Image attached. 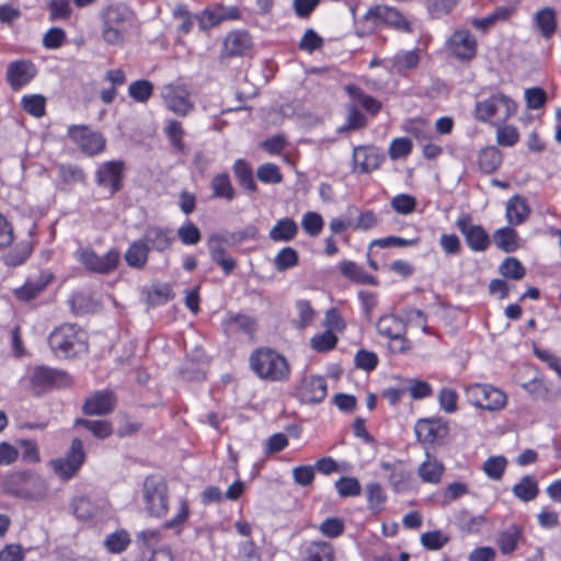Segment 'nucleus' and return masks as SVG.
<instances>
[{
	"label": "nucleus",
	"instance_id": "nucleus-1",
	"mask_svg": "<svg viewBox=\"0 0 561 561\" xmlns=\"http://www.w3.org/2000/svg\"><path fill=\"white\" fill-rule=\"evenodd\" d=\"M100 18L102 22L101 36L108 45H122L136 23L135 12L123 2L104 7Z\"/></svg>",
	"mask_w": 561,
	"mask_h": 561
},
{
	"label": "nucleus",
	"instance_id": "nucleus-2",
	"mask_svg": "<svg viewBox=\"0 0 561 561\" xmlns=\"http://www.w3.org/2000/svg\"><path fill=\"white\" fill-rule=\"evenodd\" d=\"M251 370L262 380L286 382L291 375L288 359L274 348L261 346L249 356Z\"/></svg>",
	"mask_w": 561,
	"mask_h": 561
},
{
	"label": "nucleus",
	"instance_id": "nucleus-3",
	"mask_svg": "<svg viewBox=\"0 0 561 561\" xmlns=\"http://www.w3.org/2000/svg\"><path fill=\"white\" fill-rule=\"evenodd\" d=\"M1 488L7 495L28 501H41L48 491L44 479L32 470L8 473L1 481Z\"/></svg>",
	"mask_w": 561,
	"mask_h": 561
},
{
	"label": "nucleus",
	"instance_id": "nucleus-4",
	"mask_svg": "<svg viewBox=\"0 0 561 561\" xmlns=\"http://www.w3.org/2000/svg\"><path fill=\"white\" fill-rule=\"evenodd\" d=\"M87 333L78 324L64 323L50 332L48 344L56 356L68 358L87 348Z\"/></svg>",
	"mask_w": 561,
	"mask_h": 561
},
{
	"label": "nucleus",
	"instance_id": "nucleus-5",
	"mask_svg": "<svg viewBox=\"0 0 561 561\" xmlns=\"http://www.w3.org/2000/svg\"><path fill=\"white\" fill-rule=\"evenodd\" d=\"M516 103L507 95L499 92L474 105L473 117L481 123L492 124L494 118L501 122L510 119L516 113Z\"/></svg>",
	"mask_w": 561,
	"mask_h": 561
},
{
	"label": "nucleus",
	"instance_id": "nucleus-6",
	"mask_svg": "<svg viewBox=\"0 0 561 561\" xmlns=\"http://www.w3.org/2000/svg\"><path fill=\"white\" fill-rule=\"evenodd\" d=\"M142 501L147 513L162 518L169 511V488L165 480L158 476H149L142 484Z\"/></svg>",
	"mask_w": 561,
	"mask_h": 561
},
{
	"label": "nucleus",
	"instance_id": "nucleus-7",
	"mask_svg": "<svg viewBox=\"0 0 561 561\" xmlns=\"http://www.w3.org/2000/svg\"><path fill=\"white\" fill-rule=\"evenodd\" d=\"M28 382L32 392L41 396L54 389L70 387L72 379L66 370L42 365L31 370Z\"/></svg>",
	"mask_w": 561,
	"mask_h": 561
},
{
	"label": "nucleus",
	"instance_id": "nucleus-8",
	"mask_svg": "<svg viewBox=\"0 0 561 561\" xmlns=\"http://www.w3.org/2000/svg\"><path fill=\"white\" fill-rule=\"evenodd\" d=\"M467 401L486 411H500L507 404V396L500 388L489 383H472L465 388Z\"/></svg>",
	"mask_w": 561,
	"mask_h": 561
},
{
	"label": "nucleus",
	"instance_id": "nucleus-9",
	"mask_svg": "<svg viewBox=\"0 0 561 561\" xmlns=\"http://www.w3.org/2000/svg\"><path fill=\"white\" fill-rule=\"evenodd\" d=\"M87 454L80 438H73L65 457L51 459L49 467L53 472L64 481L77 476L84 463Z\"/></svg>",
	"mask_w": 561,
	"mask_h": 561
},
{
	"label": "nucleus",
	"instance_id": "nucleus-10",
	"mask_svg": "<svg viewBox=\"0 0 561 561\" xmlns=\"http://www.w3.org/2000/svg\"><path fill=\"white\" fill-rule=\"evenodd\" d=\"M77 260L92 273L107 275L114 272L121 261V252L113 248L104 255H99L91 248H80L76 252Z\"/></svg>",
	"mask_w": 561,
	"mask_h": 561
},
{
	"label": "nucleus",
	"instance_id": "nucleus-11",
	"mask_svg": "<svg viewBox=\"0 0 561 561\" xmlns=\"http://www.w3.org/2000/svg\"><path fill=\"white\" fill-rule=\"evenodd\" d=\"M257 328L256 319L242 312L229 311L221 321V329L230 340L247 337L250 342H254Z\"/></svg>",
	"mask_w": 561,
	"mask_h": 561
},
{
	"label": "nucleus",
	"instance_id": "nucleus-12",
	"mask_svg": "<svg viewBox=\"0 0 561 561\" xmlns=\"http://www.w3.org/2000/svg\"><path fill=\"white\" fill-rule=\"evenodd\" d=\"M68 137L80 150L88 156H95L105 150L106 139L101 133L92 130L87 125H71Z\"/></svg>",
	"mask_w": 561,
	"mask_h": 561
},
{
	"label": "nucleus",
	"instance_id": "nucleus-13",
	"mask_svg": "<svg viewBox=\"0 0 561 561\" xmlns=\"http://www.w3.org/2000/svg\"><path fill=\"white\" fill-rule=\"evenodd\" d=\"M456 227L473 252H484L491 245V237L481 225L472 224L470 215H462L456 220Z\"/></svg>",
	"mask_w": 561,
	"mask_h": 561
},
{
	"label": "nucleus",
	"instance_id": "nucleus-14",
	"mask_svg": "<svg viewBox=\"0 0 561 561\" xmlns=\"http://www.w3.org/2000/svg\"><path fill=\"white\" fill-rule=\"evenodd\" d=\"M385 161L380 149L374 145L355 146L352 154V171L358 174H368L378 170Z\"/></svg>",
	"mask_w": 561,
	"mask_h": 561
},
{
	"label": "nucleus",
	"instance_id": "nucleus-15",
	"mask_svg": "<svg viewBox=\"0 0 561 561\" xmlns=\"http://www.w3.org/2000/svg\"><path fill=\"white\" fill-rule=\"evenodd\" d=\"M125 162L112 160L102 163L95 172V183L100 187L107 188L111 196L123 188Z\"/></svg>",
	"mask_w": 561,
	"mask_h": 561
},
{
	"label": "nucleus",
	"instance_id": "nucleus-16",
	"mask_svg": "<svg viewBox=\"0 0 561 561\" xmlns=\"http://www.w3.org/2000/svg\"><path fill=\"white\" fill-rule=\"evenodd\" d=\"M414 431L422 444H442L449 434L448 423L443 419H421Z\"/></svg>",
	"mask_w": 561,
	"mask_h": 561
},
{
	"label": "nucleus",
	"instance_id": "nucleus-17",
	"mask_svg": "<svg viewBox=\"0 0 561 561\" xmlns=\"http://www.w3.org/2000/svg\"><path fill=\"white\" fill-rule=\"evenodd\" d=\"M477 39L467 30L454 32L447 42L448 53L460 61L472 60L477 55Z\"/></svg>",
	"mask_w": 561,
	"mask_h": 561
},
{
	"label": "nucleus",
	"instance_id": "nucleus-18",
	"mask_svg": "<svg viewBox=\"0 0 561 561\" xmlns=\"http://www.w3.org/2000/svg\"><path fill=\"white\" fill-rule=\"evenodd\" d=\"M163 100L167 107L179 116H186L194 108L191 92L184 84H167Z\"/></svg>",
	"mask_w": 561,
	"mask_h": 561
},
{
	"label": "nucleus",
	"instance_id": "nucleus-19",
	"mask_svg": "<svg viewBox=\"0 0 561 561\" xmlns=\"http://www.w3.org/2000/svg\"><path fill=\"white\" fill-rule=\"evenodd\" d=\"M116 404L117 397L113 390H99L85 398L82 412L85 415H107L115 410Z\"/></svg>",
	"mask_w": 561,
	"mask_h": 561
},
{
	"label": "nucleus",
	"instance_id": "nucleus-20",
	"mask_svg": "<svg viewBox=\"0 0 561 561\" xmlns=\"http://www.w3.org/2000/svg\"><path fill=\"white\" fill-rule=\"evenodd\" d=\"M328 393L327 380L321 376H305L297 389V396L304 403L317 404L324 400Z\"/></svg>",
	"mask_w": 561,
	"mask_h": 561
},
{
	"label": "nucleus",
	"instance_id": "nucleus-21",
	"mask_svg": "<svg viewBox=\"0 0 561 561\" xmlns=\"http://www.w3.org/2000/svg\"><path fill=\"white\" fill-rule=\"evenodd\" d=\"M253 46L251 35L247 31L236 30L224 39L220 58H234L247 55Z\"/></svg>",
	"mask_w": 561,
	"mask_h": 561
},
{
	"label": "nucleus",
	"instance_id": "nucleus-22",
	"mask_svg": "<svg viewBox=\"0 0 561 561\" xmlns=\"http://www.w3.org/2000/svg\"><path fill=\"white\" fill-rule=\"evenodd\" d=\"M36 67L28 60L10 62L7 69V81L13 91H19L36 76Z\"/></svg>",
	"mask_w": 561,
	"mask_h": 561
},
{
	"label": "nucleus",
	"instance_id": "nucleus-23",
	"mask_svg": "<svg viewBox=\"0 0 561 561\" xmlns=\"http://www.w3.org/2000/svg\"><path fill=\"white\" fill-rule=\"evenodd\" d=\"M207 245L213 262L220 266L226 275H230L237 266V261L228 255L225 249L227 243L221 237V233L211 234L208 239Z\"/></svg>",
	"mask_w": 561,
	"mask_h": 561
},
{
	"label": "nucleus",
	"instance_id": "nucleus-24",
	"mask_svg": "<svg viewBox=\"0 0 561 561\" xmlns=\"http://www.w3.org/2000/svg\"><path fill=\"white\" fill-rule=\"evenodd\" d=\"M374 16L385 24L403 33H412L413 28L407 18L396 8L377 5L369 9L367 16Z\"/></svg>",
	"mask_w": 561,
	"mask_h": 561
},
{
	"label": "nucleus",
	"instance_id": "nucleus-25",
	"mask_svg": "<svg viewBox=\"0 0 561 561\" xmlns=\"http://www.w3.org/2000/svg\"><path fill=\"white\" fill-rule=\"evenodd\" d=\"M420 50H400L386 61V69L393 75L407 76L409 71L419 67Z\"/></svg>",
	"mask_w": 561,
	"mask_h": 561
},
{
	"label": "nucleus",
	"instance_id": "nucleus-26",
	"mask_svg": "<svg viewBox=\"0 0 561 561\" xmlns=\"http://www.w3.org/2000/svg\"><path fill=\"white\" fill-rule=\"evenodd\" d=\"M148 244L149 251L164 252L171 249L174 237L172 229L161 226H149L141 238Z\"/></svg>",
	"mask_w": 561,
	"mask_h": 561
},
{
	"label": "nucleus",
	"instance_id": "nucleus-27",
	"mask_svg": "<svg viewBox=\"0 0 561 561\" xmlns=\"http://www.w3.org/2000/svg\"><path fill=\"white\" fill-rule=\"evenodd\" d=\"M524 541V527L512 524L499 534L496 545L503 556H511Z\"/></svg>",
	"mask_w": 561,
	"mask_h": 561
},
{
	"label": "nucleus",
	"instance_id": "nucleus-28",
	"mask_svg": "<svg viewBox=\"0 0 561 561\" xmlns=\"http://www.w3.org/2000/svg\"><path fill=\"white\" fill-rule=\"evenodd\" d=\"M53 275L50 273H42L35 279H28L25 284L14 289V297L20 301H31L37 298L50 284Z\"/></svg>",
	"mask_w": 561,
	"mask_h": 561
},
{
	"label": "nucleus",
	"instance_id": "nucleus-29",
	"mask_svg": "<svg viewBox=\"0 0 561 561\" xmlns=\"http://www.w3.org/2000/svg\"><path fill=\"white\" fill-rule=\"evenodd\" d=\"M301 561H335V548L328 541H310L304 548Z\"/></svg>",
	"mask_w": 561,
	"mask_h": 561
},
{
	"label": "nucleus",
	"instance_id": "nucleus-30",
	"mask_svg": "<svg viewBox=\"0 0 561 561\" xmlns=\"http://www.w3.org/2000/svg\"><path fill=\"white\" fill-rule=\"evenodd\" d=\"M339 270L342 275L357 284L377 286L379 284L376 276L368 274L357 263L348 260H343L339 264Z\"/></svg>",
	"mask_w": 561,
	"mask_h": 561
},
{
	"label": "nucleus",
	"instance_id": "nucleus-31",
	"mask_svg": "<svg viewBox=\"0 0 561 561\" xmlns=\"http://www.w3.org/2000/svg\"><path fill=\"white\" fill-rule=\"evenodd\" d=\"M530 215V208L527 199L523 196L515 195L511 197L506 204V219L512 226L524 224Z\"/></svg>",
	"mask_w": 561,
	"mask_h": 561
},
{
	"label": "nucleus",
	"instance_id": "nucleus-32",
	"mask_svg": "<svg viewBox=\"0 0 561 561\" xmlns=\"http://www.w3.org/2000/svg\"><path fill=\"white\" fill-rule=\"evenodd\" d=\"M149 253L148 244L139 239L129 244L124 257L129 267L142 270L148 263Z\"/></svg>",
	"mask_w": 561,
	"mask_h": 561
},
{
	"label": "nucleus",
	"instance_id": "nucleus-33",
	"mask_svg": "<svg viewBox=\"0 0 561 561\" xmlns=\"http://www.w3.org/2000/svg\"><path fill=\"white\" fill-rule=\"evenodd\" d=\"M534 21L543 38L550 39L554 35L558 27L554 9L546 7L538 10L534 16Z\"/></svg>",
	"mask_w": 561,
	"mask_h": 561
},
{
	"label": "nucleus",
	"instance_id": "nucleus-34",
	"mask_svg": "<svg viewBox=\"0 0 561 561\" xmlns=\"http://www.w3.org/2000/svg\"><path fill=\"white\" fill-rule=\"evenodd\" d=\"M298 234L297 222L289 217L282 218L276 221L270 230L268 237L274 242H289Z\"/></svg>",
	"mask_w": 561,
	"mask_h": 561
},
{
	"label": "nucleus",
	"instance_id": "nucleus-35",
	"mask_svg": "<svg viewBox=\"0 0 561 561\" xmlns=\"http://www.w3.org/2000/svg\"><path fill=\"white\" fill-rule=\"evenodd\" d=\"M377 332L387 339L407 334L405 322L394 314H385L376 323Z\"/></svg>",
	"mask_w": 561,
	"mask_h": 561
},
{
	"label": "nucleus",
	"instance_id": "nucleus-36",
	"mask_svg": "<svg viewBox=\"0 0 561 561\" xmlns=\"http://www.w3.org/2000/svg\"><path fill=\"white\" fill-rule=\"evenodd\" d=\"M56 170L64 188H68L75 184H85L87 182L85 172L77 164L60 163L56 165Z\"/></svg>",
	"mask_w": 561,
	"mask_h": 561
},
{
	"label": "nucleus",
	"instance_id": "nucleus-37",
	"mask_svg": "<svg viewBox=\"0 0 561 561\" xmlns=\"http://www.w3.org/2000/svg\"><path fill=\"white\" fill-rule=\"evenodd\" d=\"M503 154L495 146H489L480 150L478 156L479 169L484 174L494 173L502 164Z\"/></svg>",
	"mask_w": 561,
	"mask_h": 561
},
{
	"label": "nucleus",
	"instance_id": "nucleus-38",
	"mask_svg": "<svg viewBox=\"0 0 561 561\" xmlns=\"http://www.w3.org/2000/svg\"><path fill=\"white\" fill-rule=\"evenodd\" d=\"M33 252V244L30 240L16 243L3 256V263L9 267H16L24 264Z\"/></svg>",
	"mask_w": 561,
	"mask_h": 561
},
{
	"label": "nucleus",
	"instance_id": "nucleus-39",
	"mask_svg": "<svg viewBox=\"0 0 561 561\" xmlns=\"http://www.w3.org/2000/svg\"><path fill=\"white\" fill-rule=\"evenodd\" d=\"M232 170L234 178L241 187L251 193L257 192V185L254 181L253 169L247 160H236Z\"/></svg>",
	"mask_w": 561,
	"mask_h": 561
},
{
	"label": "nucleus",
	"instance_id": "nucleus-40",
	"mask_svg": "<svg viewBox=\"0 0 561 561\" xmlns=\"http://www.w3.org/2000/svg\"><path fill=\"white\" fill-rule=\"evenodd\" d=\"M345 91L348 94V96L354 101L353 104L362 106L371 115H376L380 111V102L375 98L366 94L359 87L348 84L345 87Z\"/></svg>",
	"mask_w": 561,
	"mask_h": 561
},
{
	"label": "nucleus",
	"instance_id": "nucleus-41",
	"mask_svg": "<svg viewBox=\"0 0 561 561\" xmlns=\"http://www.w3.org/2000/svg\"><path fill=\"white\" fill-rule=\"evenodd\" d=\"M68 304L75 316L92 313L98 309V304L88 291L73 293L68 299Z\"/></svg>",
	"mask_w": 561,
	"mask_h": 561
},
{
	"label": "nucleus",
	"instance_id": "nucleus-42",
	"mask_svg": "<svg viewBox=\"0 0 561 561\" xmlns=\"http://www.w3.org/2000/svg\"><path fill=\"white\" fill-rule=\"evenodd\" d=\"M495 245L506 253H512L519 248V237L515 229L503 227L493 233Z\"/></svg>",
	"mask_w": 561,
	"mask_h": 561
},
{
	"label": "nucleus",
	"instance_id": "nucleus-43",
	"mask_svg": "<svg viewBox=\"0 0 561 561\" xmlns=\"http://www.w3.org/2000/svg\"><path fill=\"white\" fill-rule=\"evenodd\" d=\"M512 491L514 496L523 502L534 501L539 494L538 481L535 476H524Z\"/></svg>",
	"mask_w": 561,
	"mask_h": 561
},
{
	"label": "nucleus",
	"instance_id": "nucleus-44",
	"mask_svg": "<svg viewBox=\"0 0 561 561\" xmlns=\"http://www.w3.org/2000/svg\"><path fill=\"white\" fill-rule=\"evenodd\" d=\"M210 187L213 197L215 198H222L230 202L236 197V191L227 172L216 174L211 179Z\"/></svg>",
	"mask_w": 561,
	"mask_h": 561
},
{
	"label": "nucleus",
	"instance_id": "nucleus-45",
	"mask_svg": "<svg viewBox=\"0 0 561 561\" xmlns=\"http://www.w3.org/2000/svg\"><path fill=\"white\" fill-rule=\"evenodd\" d=\"M419 476L424 482L438 483L444 472V466L427 454V459L419 467Z\"/></svg>",
	"mask_w": 561,
	"mask_h": 561
},
{
	"label": "nucleus",
	"instance_id": "nucleus-46",
	"mask_svg": "<svg viewBox=\"0 0 561 561\" xmlns=\"http://www.w3.org/2000/svg\"><path fill=\"white\" fill-rule=\"evenodd\" d=\"M144 293L146 294V301L150 306L164 305L174 297L169 284H153Z\"/></svg>",
	"mask_w": 561,
	"mask_h": 561
},
{
	"label": "nucleus",
	"instance_id": "nucleus-47",
	"mask_svg": "<svg viewBox=\"0 0 561 561\" xmlns=\"http://www.w3.org/2000/svg\"><path fill=\"white\" fill-rule=\"evenodd\" d=\"M76 426H83L90 431L96 438L104 439L110 437L113 433V427L110 421L106 420H87L78 419L75 423Z\"/></svg>",
	"mask_w": 561,
	"mask_h": 561
},
{
	"label": "nucleus",
	"instance_id": "nucleus-48",
	"mask_svg": "<svg viewBox=\"0 0 561 561\" xmlns=\"http://www.w3.org/2000/svg\"><path fill=\"white\" fill-rule=\"evenodd\" d=\"M153 94V84L146 79L136 80L128 87V95L138 103H147Z\"/></svg>",
	"mask_w": 561,
	"mask_h": 561
},
{
	"label": "nucleus",
	"instance_id": "nucleus-49",
	"mask_svg": "<svg viewBox=\"0 0 561 561\" xmlns=\"http://www.w3.org/2000/svg\"><path fill=\"white\" fill-rule=\"evenodd\" d=\"M499 273L504 278L519 280L526 275V268L516 257H506L499 266Z\"/></svg>",
	"mask_w": 561,
	"mask_h": 561
},
{
	"label": "nucleus",
	"instance_id": "nucleus-50",
	"mask_svg": "<svg viewBox=\"0 0 561 561\" xmlns=\"http://www.w3.org/2000/svg\"><path fill=\"white\" fill-rule=\"evenodd\" d=\"M507 463L504 456H491L484 461L482 469L488 478L499 481L503 478Z\"/></svg>",
	"mask_w": 561,
	"mask_h": 561
},
{
	"label": "nucleus",
	"instance_id": "nucleus-51",
	"mask_svg": "<svg viewBox=\"0 0 561 561\" xmlns=\"http://www.w3.org/2000/svg\"><path fill=\"white\" fill-rule=\"evenodd\" d=\"M164 134L170 140L171 145L180 152H184L186 146L184 144V135L185 131L183 129L182 123L176 119H171L168 122V125L164 128Z\"/></svg>",
	"mask_w": 561,
	"mask_h": 561
},
{
	"label": "nucleus",
	"instance_id": "nucleus-52",
	"mask_svg": "<svg viewBox=\"0 0 561 561\" xmlns=\"http://www.w3.org/2000/svg\"><path fill=\"white\" fill-rule=\"evenodd\" d=\"M299 263L298 252L291 248H283L274 259V266L278 272L287 271Z\"/></svg>",
	"mask_w": 561,
	"mask_h": 561
},
{
	"label": "nucleus",
	"instance_id": "nucleus-53",
	"mask_svg": "<svg viewBox=\"0 0 561 561\" xmlns=\"http://www.w3.org/2000/svg\"><path fill=\"white\" fill-rule=\"evenodd\" d=\"M337 342L339 339L335 333L331 332L330 330H325L324 332L312 336L310 340V345L312 350L318 353H327L335 348Z\"/></svg>",
	"mask_w": 561,
	"mask_h": 561
},
{
	"label": "nucleus",
	"instance_id": "nucleus-54",
	"mask_svg": "<svg viewBox=\"0 0 561 561\" xmlns=\"http://www.w3.org/2000/svg\"><path fill=\"white\" fill-rule=\"evenodd\" d=\"M366 124L367 119L358 110L357 104H351L347 110L346 123L339 128V133L362 129Z\"/></svg>",
	"mask_w": 561,
	"mask_h": 561
},
{
	"label": "nucleus",
	"instance_id": "nucleus-55",
	"mask_svg": "<svg viewBox=\"0 0 561 561\" xmlns=\"http://www.w3.org/2000/svg\"><path fill=\"white\" fill-rule=\"evenodd\" d=\"M257 234H259V229L253 225H249L241 230L233 231V232H226V233L221 234V237L226 240L227 245L236 247L247 240L255 239L257 237Z\"/></svg>",
	"mask_w": 561,
	"mask_h": 561
},
{
	"label": "nucleus",
	"instance_id": "nucleus-56",
	"mask_svg": "<svg viewBox=\"0 0 561 561\" xmlns=\"http://www.w3.org/2000/svg\"><path fill=\"white\" fill-rule=\"evenodd\" d=\"M21 105L27 114L42 117L45 114L46 99L41 94L25 95L22 98Z\"/></svg>",
	"mask_w": 561,
	"mask_h": 561
},
{
	"label": "nucleus",
	"instance_id": "nucleus-57",
	"mask_svg": "<svg viewBox=\"0 0 561 561\" xmlns=\"http://www.w3.org/2000/svg\"><path fill=\"white\" fill-rule=\"evenodd\" d=\"M257 179L266 184H279L283 182V174L277 164L266 162L261 164L256 171Z\"/></svg>",
	"mask_w": 561,
	"mask_h": 561
},
{
	"label": "nucleus",
	"instance_id": "nucleus-58",
	"mask_svg": "<svg viewBox=\"0 0 561 561\" xmlns=\"http://www.w3.org/2000/svg\"><path fill=\"white\" fill-rule=\"evenodd\" d=\"M129 543L130 538L126 530H118L110 534L104 541L106 549L112 553H121L125 551Z\"/></svg>",
	"mask_w": 561,
	"mask_h": 561
},
{
	"label": "nucleus",
	"instance_id": "nucleus-59",
	"mask_svg": "<svg viewBox=\"0 0 561 561\" xmlns=\"http://www.w3.org/2000/svg\"><path fill=\"white\" fill-rule=\"evenodd\" d=\"M72 510L75 516L80 520H91L96 514V506L84 496L73 500Z\"/></svg>",
	"mask_w": 561,
	"mask_h": 561
},
{
	"label": "nucleus",
	"instance_id": "nucleus-60",
	"mask_svg": "<svg viewBox=\"0 0 561 561\" xmlns=\"http://www.w3.org/2000/svg\"><path fill=\"white\" fill-rule=\"evenodd\" d=\"M49 20L67 21L71 18L72 9L68 0H51L48 3Z\"/></svg>",
	"mask_w": 561,
	"mask_h": 561
},
{
	"label": "nucleus",
	"instance_id": "nucleus-61",
	"mask_svg": "<svg viewBox=\"0 0 561 561\" xmlns=\"http://www.w3.org/2000/svg\"><path fill=\"white\" fill-rule=\"evenodd\" d=\"M386 470H390L389 481L396 491H402L408 488L411 480L410 472L402 467H394L389 463L382 466Z\"/></svg>",
	"mask_w": 561,
	"mask_h": 561
},
{
	"label": "nucleus",
	"instance_id": "nucleus-62",
	"mask_svg": "<svg viewBox=\"0 0 561 561\" xmlns=\"http://www.w3.org/2000/svg\"><path fill=\"white\" fill-rule=\"evenodd\" d=\"M324 226L323 218L316 211H307L301 219V227L310 237H317L321 233Z\"/></svg>",
	"mask_w": 561,
	"mask_h": 561
},
{
	"label": "nucleus",
	"instance_id": "nucleus-63",
	"mask_svg": "<svg viewBox=\"0 0 561 561\" xmlns=\"http://www.w3.org/2000/svg\"><path fill=\"white\" fill-rule=\"evenodd\" d=\"M335 489L341 497L358 496L362 492L359 481L353 477H342L335 482Z\"/></svg>",
	"mask_w": 561,
	"mask_h": 561
},
{
	"label": "nucleus",
	"instance_id": "nucleus-64",
	"mask_svg": "<svg viewBox=\"0 0 561 561\" xmlns=\"http://www.w3.org/2000/svg\"><path fill=\"white\" fill-rule=\"evenodd\" d=\"M178 237L183 244L195 245L201 241L202 233L194 222L187 220L178 229Z\"/></svg>",
	"mask_w": 561,
	"mask_h": 561
}]
</instances>
